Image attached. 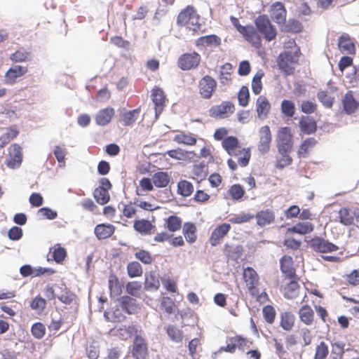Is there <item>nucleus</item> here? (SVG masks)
<instances>
[{
  "label": "nucleus",
  "instance_id": "obj_23",
  "mask_svg": "<svg viewBox=\"0 0 359 359\" xmlns=\"http://www.w3.org/2000/svg\"><path fill=\"white\" fill-rule=\"evenodd\" d=\"M359 102L353 97L352 91L348 90L343 99V109L346 114H351L358 108Z\"/></svg>",
  "mask_w": 359,
  "mask_h": 359
},
{
  "label": "nucleus",
  "instance_id": "obj_2",
  "mask_svg": "<svg viewBox=\"0 0 359 359\" xmlns=\"http://www.w3.org/2000/svg\"><path fill=\"white\" fill-rule=\"evenodd\" d=\"M277 147L281 157H290L292 148V136L290 128L287 126L282 127L277 135Z\"/></svg>",
  "mask_w": 359,
  "mask_h": 359
},
{
  "label": "nucleus",
  "instance_id": "obj_37",
  "mask_svg": "<svg viewBox=\"0 0 359 359\" xmlns=\"http://www.w3.org/2000/svg\"><path fill=\"white\" fill-rule=\"evenodd\" d=\"M299 289L297 282L291 280L284 287V297L288 299H295L299 295Z\"/></svg>",
  "mask_w": 359,
  "mask_h": 359
},
{
  "label": "nucleus",
  "instance_id": "obj_49",
  "mask_svg": "<svg viewBox=\"0 0 359 359\" xmlns=\"http://www.w3.org/2000/svg\"><path fill=\"white\" fill-rule=\"evenodd\" d=\"M135 257L142 263L147 265L151 264L154 261V258L151 254L149 251L145 250H140L139 251H137L135 253Z\"/></svg>",
  "mask_w": 359,
  "mask_h": 359
},
{
  "label": "nucleus",
  "instance_id": "obj_18",
  "mask_svg": "<svg viewBox=\"0 0 359 359\" xmlns=\"http://www.w3.org/2000/svg\"><path fill=\"white\" fill-rule=\"evenodd\" d=\"M254 217L257 220V224L261 227L272 224L275 220L274 212L271 209L258 211Z\"/></svg>",
  "mask_w": 359,
  "mask_h": 359
},
{
  "label": "nucleus",
  "instance_id": "obj_62",
  "mask_svg": "<svg viewBox=\"0 0 359 359\" xmlns=\"http://www.w3.org/2000/svg\"><path fill=\"white\" fill-rule=\"evenodd\" d=\"M161 308L168 314L174 312L175 304L170 297H163L161 302Z\"/></svg>",
  "mask_w": 359,
  "mask_h": 359
},
{
  "label": "nucleus",
  "instance_id": "obj_8",
  "mask_svg": "<svg viewBox=\"0 0 359 359\" xmlns=\"http://www.w3.org/2000/svg\"><path fill=\"white\" fill-rule=\"evenodd\" d=\"M132 356L135 359H147L149 355L148 345L144 338L136 335L132 346Z\"/></svg>",
  "mask_w": 359,
  "mask_h": 359
},
{
  "label": "nucleus",
  "instance_id": "obj_21",
  "mask_svg": "<svg viewBox=\"0 0 359 359\" xmlns=\"http://www.w3.org/2000/svg\"><path fill=\"white\" fill-rule=\"evenodd\" d=\"M115 114L112 107H108L100 109L95 116V123L100 126H104L110 123Z\"/></svg>",
  "mask_w": 359,
  "mask_h": 359
},
{
  "label": "nucleus",
  "instance_id": "obj_42",
  "mask_svg": "<svg viewBox=\"0 0 359 359\" xmlns=\"http://www.w3.org/2000/svg\"><path fill=\"white\" fill-rule=\"evenodd\" d=\"M127 272L130 278L140 277L143 270L141 264L137 262H130L127 265Z\"/></svg>",
  "mask_w": 359,
  "mask_h": 359
},
{
  "label": "nucleus",
  "instance_id": "obj_7",
  "mask_svg": "<svg viewBox=\"0 0 359 359\" xmlns=\"http://www.w3.org/2000/svg\"><path fill=\"white\" fill-rule=\"evenodd\" d=\"M201 61V55L194 51L186 53L180 56L177 60V66L182 70H190L196 68Z\"/></svg>",
  "mask_w": 359,
  "mask_h": 359
},
{
  "label": "nucleus",
  "instance_id": "obj_27",
  "mask_svg": "<svg viewBox=\"0 0 359 359\" xmlns=\"http://www.w3.org/2000/svg\"><path fill=\"white\" fill-rule=\"evenodd\" d=\"M301 130L306 135L313 134L317 130V124L313 117L302 116L299 122Z\"/></svg>",
  "mask_w": 359,
  "mask_h": 359
},
{
  "label": "nucleus",
  "instance_id": "obj_46",
  "mask_svg": "<svg viewBox=\"0 0 359 359\" xmlns=\"http://www.w3.org/2000/svg\"><path fill=\"white\" fill-rule=\"evenodd\" d=\"M194 191L193 184L187 181L181 180L177 184V192L179 194L184 196H189Z\"/></svg>",
  "mask_w": 359,
  "mask_h": 359
},
{
  "label": "nucleus",
  "instance_id": "obj_41",
  "mask_svg": "<svg viewBox=\"0 0 359 359\" xmlns=\"http://www.w3.org/2000/svg\"><path fill=\"white\" fill-rule=\"evenodd\" d=\"M264 76L263 70L257 72L252 80V90L255 95H259L262 90V79Z\"/></svg>",
  "mask_w": 359,
  "mask_h": 359
},
{
  "label": "nucleus",
  "instance_id": "obj_39",
  "mask_svg": "<svg viewBox=\"0 0 359 359\" xmlns=\"http://www.w3.org/2000/svg\"><path fill=\"white\" fill-rule=\"evenodd\" d=\"M154 226L148 220L138 219L134 222V229L142 234H148L151 233Z\"/></svg>",
  "mask_w": 359,
  "mask_h": 359
},
{
  "label": "nucleus",
  "instance_id": "obj_31",
  "mask_svg": "<svg viewBox=\"0 0 359 359\" xmlns=\"http://www.w3.org/2000/svg\"><path fill=\"white\" fill-rule=\"evenodd\" d=\"M221 44V39L216 34L205 35L199 37L196 41L197 46H219Z\"/></svg>",
  "mask_w": 359,
  "mask_h": 359
},
{
  "label": "nucleus",
  "instance_id": "obj_61",
  "mask_svg": "<svg viewBox=\"0 0 359 359\" xmlns=\"http://www.w3.org/2000/svg\"><path fill=\"white\" fill-rule=\"evenodd\" d=\"M46 299L40 296H36L30 303L31 309L38 311H42L46 308Z\"/></svg>",
  "mask_w": 359,
  "mask_h": 359
},
{
  "label": "nucleus",
  "instance_id": "obj_44",
  "mask_svg": "<svg viewBox=\"0 0 359 359\" xmlns=\"http://www.w3.org/2000/svg\"><path fill=\"white\" fill-rule=\"evenodd\" d=\"M228 193L231 199L239 201L243 197L245 191L243 186L239 184H236L229 187Z\"/></svg>",
  "mask_w": 359,
  "mask_h": 359
},
{
  "label": "nucleus",
  "instance_id": "obj_25",
  "mask_svg": "<svg viewBox=\"0 0 359 359\" xmlns=\"http://www.w3.org/2000/svg\"><path fill=\"white\" fill-rule=\"evenodd\" d=\"M280 26L281 32L285 33L296 34L302 32L303 25L297 19L290 18L288 20H285V22L283 23Z\"/></svg>",
  "mask_w": 359,
  "mask_h": 359
},
{
  "label": "nucleus",
  "instance_id": "obj_57",
  "mask_svg": "<svg viewBox=\"0 0 359 359\" xmlns=\"http://www.w3.org/2000/svg\"><path fill=\"white\" fill-rule=\"evenodd\" d=\"M316 143L317 140L313 137H309L306 139L299 147L297 151L299 157H301V155L306 154L309 148L314 147Z\"/></svg>",
  "mask_w": 359,
  "mask_h": 359
},
{
  "label": "nucleus",
  "instance_id": "obj_36",
  "mask_svg": "<svg viewBox=\"0 0 359 359\" xmlns=\"http://www.w3.org/2000/svg\"><path fill=\"white\" fill-rule=\"evenodd\" d=\"M182 221L176 215H170L165 219V227L169 231L173 233L179 231L182 227Z\"/></svg>",
  "mask_w": 359,
  "mask_h": 359
},
{
  "label": "nucleus",
  "instance_id": "obj_30",
  "mask_svg": "<svg viewBox=\"0 0 359 359\" xmlns=\"http://www.w3.org/2000/svg\"><path fill=\"white\" fill-rule=\"evenodd\" d=\"M160 287L158 277L155 271H150L145 274L144 288L149 291H156Z\"/></svg>",
  "mask_w": 359,
  "mask_h": 359
},
{
  "label": "nucleus",
  "instance_id": "obj_22",
  "mask_svg": "<svg viewBox=\"0 0 359 359\" xmlns=\"http://www.w3.org/2000/svg\"><path fill=\"white\" fill-rule=\"evenodd\" d=\"M115 231V226L111 224H99L95 227V234L99 240L111 237Z\"/></svg>",
  "mask_w": 359,
  "mask_h": 359
},
{
  "label": "nucleus",
  "instance_id": "obj_9",
  "mask_svg": "<svg viewBox=\"0 0 359 359\" xmlns=\"http://www.w3.org/2000/svg\"><path fill=\"white\" fill-rule=\"evenodd\" d=\"M252 343L241 335H236L230 337L227 345L225 347H222L220 350L233 353L238 348L239 350L244 351L245 348H249Z\"/></svg>",
  "mask_w": 359,
  "mask_h": 359
},
{
  "label": "nucleus",
  "instance_id": "obj_54",
  "mask_svg": "<svg viewBox=\"0 0 359 359\" xmlns=\"http://www.w3.org/2000/svg\"><path fill=\"white\" fill-rule=\"evenodd\" d=\"M277 65L278 69L283 73L285 76H290L294 73V67L288 65V62H285L280 58H277Z\"/></svg>",
  "mask_w": 359,
  "mask_h": 359
},
{
  "label": "nucleus",
  "instance_id": "obj_43",
  "mask_svg": "<svg viewBox=\"0 0 359 359\" xmlns=\"http://www.w3.org/2000/svg\"><path fill=\"white\" fill-rule=\"evenodd\" d=\"M93 196L97 203L104 205L109 201V191L97 187L93 192Z\"/></svg>",
  "mask_w": 359,
  "mask_h": 359
},
{
  "label": "nucleus",
  "instance_id": "obj_26",
  "mask_svg": "<svg viewBox=\"0 0 359 359\" xmlns=\"http://www.w3.org/2000/svg\"><path fill=\"white\" fill-rule=\"evenodd\" d=\"M280 270L287 278L295 276V269L293 266V259L289 255H284L280 260Z\"/></svg>",
  "mask_w": 359,
  "mask_h": 359
},
{
  "label": "nucleus",
  "instance_id": "obj_20",
  "mask_svg": "<svg viewBox=\"0 0 359 359\" xmlns=\"http://www.w3.org/2000/svg\"><path fill=\"white\" fill-rule=\"evenodd\" d=\"M300 321L306 325H311L315 321V313L309 304L302 306L298 311Z\"/></svg>",
  "mask_w": 359,
  "mask_h": 359
},
{
  "label": "nucleus",
  "instance_id": "obj_6",
  "mask_svg": "<svg viewBox=\"0 0 359 359\" xmlns=\"http://www.w3.org/2000/svg\"><path fill=\"white\" fill-rule=\"evenodd\" d=\"M235 106L230 101H223L219 105L212 106L209 110L210 116L215 118H225L234 112Z\"/></svg>",
  "mask_w": 359,
  "mask_h": 359
},
{
  "label": "nucleus",
  "instance_id": "obj_12",
  "mask_svg": "<svg viewBox=\"0 0 359 359\" xmlns=\"http://www.w3.org/2000/svg\"><path fill=\"white\" fill-rule=\"evenodd\" d=\"M240 29H238V32L253 47L259 48L261 46V38L257 34L256 29L252 25L240 27Z\"/></svg>",
  "mask_w": 359,
  "mask_h": 359
},
{
  "label": "nucleus",
  "instance_id": "obj_16",
  "mask_svg": "<svg viewBox=\"0 0 359 359\" xmlns=\"http://www.w3.org/2000/svg\"><path fill=\"white\" fill-rule=\"evenodd\" d=\"M140 111V107L133 110H126L123 108L119 113V121L123 126H132L137 120Z\"/></svg>",
  "mask_w": 359,
  "mask_h": 359
},
{
  "label": "nucleus",
  "instance_id": "obj_3",
  "mask_svg": "<svg viewBox=\"0 0 359 359\" xmlns=\"http://www.w3.org/2000/svg\"><path fill=\"white\" fill-rule=\"evenodd\" d=\"M222 147L229 156L236 157H250L249 148H242L236 136H227L222 141Z\"/></svg>",
  "mask_w": 359,
  "mask_h": 359
},
{
  "label": "nucleus",
  "instance_id": "obj_33",
  "mask_svg": "<svg viewBox=\"0 0 359 359\" xmlns=\"http://www.w3.org/2000/svg\"><path fill=\"white\" fill-rule=\"evenodd\" d=\"M137 332L138 330L137 327L135 325H131L128 327L123 326V327L117 329L116 335L123 340H126L133 336L135 337L136 335H138Z\"/></svg>",
  "mask_w": 359,
  "mask_h": 359
},
{
  "label": "nucleus",
  "instance_id": "obj_58",
  "mask_svg": "<svg viewBox=\"0 0 359 359\" xmlns=\"http://www.w3.org/2000/svg\"><path fill=\"white\" fill-rule=\"evenodd\" d=\"M32 334L38 339H42L46 334V327L41 323H34L31 328Z\"/></svg>",
  "mask_w": 359,
  "mask_h": 359
},
{
  "label": "nucleus",
  "instance_id": "obj_34",
  "mask_svg": "<svg viewBox=\"0 0 359 359\" xmlns=\"http://www.w3.org/2000/svg\"><path fill=\"white\" fill-rule=\"evenodd\" d=\"M194 12V8L192 6H187L178 14L177 18V24L179 26H184L187 25Z\"/></svg>",
  "mask_w": 359,
  "mask_h": 359
},
{
  "label": "nucleus",
  "instance_id": "obj_52",
  "mask_svg": "<svg viewBox=\"0 0 359 359\" xmlns=\"http://www.w3.org/2000/svg\"><path fill=\"white\" fill-rule=\"evenodd\" d=\"M283 241V245L290 250H297L300 248L302 242L299 240H297L294 238L290 236V235H286Z\"/></svg>",
  "mask_w": 359,
  "mask_h": 359
},
{
  "label": "nucleus",
  "instance_id": "obj_51",
  "mask_svg": "<svg viewBox=\"0 0 359 359\" xmlns=\"http://www.w3.org/2000/svg\"><path fill=\"white\" fill-rule=\"evenodd\" d=\"M250 93L246 86H243L238 93V100L239 105L246 107L249 103Z\"/></svg>",
  "mask_w": 359,
  "mask_h": 359
},
{
  "label": "nucleus",
  "instance_id": "obj_56",
  "mask_svg": "<svg viewBox=\"0 0 359 359\" xmlns=\"http://www.w3.org/2000/svg\"><path fill=\"white\" fill-rule=\"evenodd\" d=\"M317 97L324 107L327 108H331L332 107L334 97L328 95L326 91L320 90L318 92Z\"/></svg>",
  "mask_w": 359,
  "mask_h": 359
},
{
  "label": "nucleus",
  "instance_id": "obj_32",
  "mask_svg": "<svg viewBox=\"0 0 359 359\" xmlns=\"http://www.w3.org/2000/svg\"><path fill=\"white\" fill-rule=\"evenodd\" d=\"M280 326L285 331H290L294 325L295 317L290 312H283L280 314Z\"/></svg>",
  "mask_w": 359,
  "mask_h": 359
},
{
  "label": "nucleus",
  "instance_id": "obj_59",
  "mask_svg": "<svg viewBox=\"0 0 359 359\" xmlns=\"http://www.w3.org/2000/svg\"><path fill=\"white\" fill-rule=\"evenodd\" d=\"M109 289L111 293L120 294L121 285L118 278L114 274H111L109 277Z\"/></svg>",
  "mask_w": 359,
  "mask_h": 359
},
{
  "label": "nucleus",
  "instance_id": "obj_35",
  "mask_svg": "<svg viewBox=\"0 0 359 359\" xmlns=\"http://www.w3.org/2000/svg\"><path fill=\"white\" fill-rule=\"evenodd\" d=\"M170 180L169 175L165 172H157L152 177V182L157 188H164Z\"/></svg>",
  "mask_w": 359,
  "mask_h": 359
},
{
  "label": "nucleus",
  "instance_id": "obj_15",
  "mask_svg": "<svg viewBox=\"0 0 359 359\" xmlns=\"http://www.w3.org/2000/svg\"><path fill=\"white\" fill-rule=\"evenodd\" d=\"M270 14L271 19L278 25H280L285 22L287 10L283 3L276 1L270 6Z\"/></svg>",
  "mask_w": 359,
  "mask_h": 359
},
{
  "label": "nucleus",
  "instance_id": "obj_50",
  "mask_svg": "<svg viewBox=\"0 0 359 359\" xmlns=\"http://www.w3.org/2000/svg\"><path fill=\"white\" fill-rule=\"evenodd\" d=\"M126 292L134 297H139L142 290V284L138 281L128 282L126 285Z\"/></svg>",
  "mask_w": 359,
  "mask_h": 359
},
{
  "label": "nucleus",
  "instance_id": "obj_48",
  "mask_svg": "<svg viewBox=\"0 0 359 359\" xmlns=\"http://www.w3.org/2000/svg\"><path fill=\"white\" fill-rule=\"evenodd\" d=\"M262 314L265 321L267 323L272 324L274 323L276 316V312L272 306H264L262 308Z\"/></svg>",
  "mask_w": 359,
  "mask_h": 359
},
{
  "label": "nucleus",
  "instance_id": "obj_1",
  "mask_svg": "<svg viewBox=\"0 0 359 359\" xmlns=\"http://www.w3.org/2000/svg\"><path fill=\"white\" fill-rule=\"evenodd\" d=\"M243 279L250 295L257 297L258 301L268 297L265 292L259 294V276L253 268L248 266L244 269Z\"/></svg>",
  "mask_w": 359,
  "mask_h": 359
},
{
  "label": "nucleus",
  "instance_id": "obj_17",
  "mask_svg": "<svg viewBox=\"0 0 359 359\" xmlns=\"http://www.w3.org/2000/svg\"><path fill=\"white\" fill-rule=\"evenodd\" d=\"M314 230V225L310 222H302L295 224L286 229L285 234L291 235L297 233L299 235H306L311 233Z\"/></svg>",
  "mask_w": 359,
  "mask_h": 359
},
{
  "label": "nucleus",
  "instance_id": "obj_63",
  "mask_svg": "<svg viewBox=\"0 0 359 359\" xmlns=\"http://www.w3.org/2000/svg\"><path fill=\"white\" fill-rule=\"evenodd\" d=\"M174 140L178 143H182L187 145H193L196 142V137L185 134L176 135Z\"/></svg>",
  "mask_w": 359,
  "mask_h": 359
},
{
  "label": "nucleus",
  "instance_id": "obj_24",
  "mask_svg": "<svg viewBox=\"0 0 359 359\" xmlns=\"http://www.w3.org/2000/svg\"><path fill=\"white\" fill-rule=\"evenodd\" d=\"M256 108L258 118L263 119L269 113L271 104L265 96L261 95L256 101Z\"/></svg>",
  "mask_w": 359,
  "mask_h": 359
},
{
  "label": "nucleus",
  "instance_id": "obj_19",
  "mask_svg": "<svg viewBox=\"0 0 359 359\" xmlns=\"http://www.w3.org/2000/svg\"><path fill=\"white\" fill-rule=\"evenodd\" d=\"M27 72V68L21 65H15L11 67L5 74V82L7 84H13L16 79L25 75Z\"/></svg>",
  "mask_w": 359,
  "mask_h": 359
},
{
  "label": "nucleus",
  "instance_id": "obj_64",
  "mask_svg": "<svg viewBox=\"0 0 359 359\" xmlns=\"http://www.w3.org/2000/svg\"><path fill=\"white\" fill-rule=\"evenodd\" d=\"M253 218L254 215L250 213H245L230 218L229 222L232 224H243L250 222Z\"/></svg>",
  "mask_w": 359,
  "mask_h": 359
},
{
  "label": "nucleus",
  "instance_id": "obj_11",
  "mask_svg": "<svg viewBox=\"0 0 359 359\" xmlns=\"http://www.w3.org/2000/svg\"><path fill=\"white\" fill-rule=\"evenodd\" d=\"M231 225L228 223H222L217 226L212 231L209 238V242L212 246L219 245L224 238L231 230Z\"/></svg>",
  "mask_w": 359,
  "mask_h": 359
},
{
  "label": "nucleus",
  "instance_id": "obj_47",
  "mask_svg": "<svg viewBox=\"0 0 359 359\" xmlns=\"http://www.w3.org/2000/svg\"><path fill=\"white\" fill-rule=\"evenodd\" d=\"M281 112L287 117H292L294 114L295 106L292 101L283 100L281 102Z\"/></svg>",
  "mask_w": 359,
  "mask_h": 359
},
{
  "label": "nucleus",
  "instance_id": "obj_29",
  "mask_svg": "<svg viewBox=\"0 0 359 359\" xmlns=\"http://www.w3.org/2000/svg\"><path fill=\"white\" fill-rule=\"evenodd\" d=\"M120 304L122 310L128 314L135 313L137 309L136 300L129 296H123L120 298Z\"/></svg>",
  "mask_w": 359,
  "mask_h": 359
},
{
  "label": "nucleus",
  "instance_id": "obj_53",
  "mask_svg": "<svg viewBox=\"0 0 359 359\" xmlns=\"http://www.w3.org/2000/svg\"><path fill=\"white\" fill-rule=\"evenodd\" d=\"M192 177L196 180H202L206 176L205 165L201 163L194 165L192 168Z\"/></svg>",
  "mask_w": 359,
  "mask_h": 359
},
{
  "label": "nucleus",
  "instance_id": "obj_13",
  "mask_svg": "<svg viewBox=\"0 0 359 359\" xmlns=\"http://www.w3.org/2000/svg\"><path fill=\"white\" fill-rule=\"evenodd\" d=\"M338 218L340 223L345 226L354 224L355 221L359 222V210H351L346 207H342L338 212Z\"/></svg>",
  "mask_w": 359,
  "mask_h": 359
},
{
  "label": "nucleus",
  "instance_id": "obj_10",
  "mask_svg": "<svg viewBox=\"0 0 359 359\" xmlns=\"http://www.w3.org/2000/svg\"><path fill=\"white\" fill-rule=\"evenodd\" d=\"M216 87V81L209 75L204 76L198 83L199 93L204 99H210Z\"/></svg>",
  "mask_w": 359,
  "mask_h": 359
},
{
  "label": "nucleus",
  "instance_id": "obj_28",
  "mask_svg": "<svg viewBox=\"0 0 359 359\" xmlns=\"http://www.w3.org/2000/svg\"><path fill=\"white\" fill-rule=\"evenodd\" d=\"M182 233L189 243H194L197 240V228L194 223L185 222L182 227Z\"/></svg>",
  "mask_w": 359,
  "mask_h": 359
},
{
  "label": "nucleus",
  "instance_id": "obj_40",
  "mask_svg": "<svg viewBox=\"0 0 359 359\" xmlns=\"http://www.w3.org/2000/svg\"><path fill=\"white\" fill-rule=\"evenodd\" d=\"M166 332L169 338L176 342L180 343L183 340V332L178 329L176 326L170 325L166 328Z\"/></svg>",
  "mask_w": 359,
  "mask_h": 359
},
{
  "label": "nucleus",
  "instance_id": "obj_38",
  "mask_svg": "<svg viewBox=\"0 0 359 359\" xmlns=\"http://www.w3.org/2000/svg\"><path fill=\"white\" fill-rule=\"evenodd\" d=\"M338 46L343 51L348 54H355V47L353 42L350 41L348 34L341 35L339 38Z\"/></svg>",
  "mask_w": 359,
  "mask_h": 359
},
{
  "label": "nucleus",
  "instance_id": "obj_4",
  "mask_svg": "<svg viewBox=\"0 0 359 359\" xmlns=\"http://www.w3.org/2000/svg\"><path fill=\"white\" fill-rule=\"evenodd\" d=\"M256 30L262 34L264 38L271 41L276 39L277 31L276 27L271 24L267 15H259L255 20Z\"/></svg>",
  "mask_w": 359,
  "mask_h": 359
},
{
  "label": "nucleus",
  "instance_id": "obj_14",
  "mask_svg": "<svg viewBox=\"0 0 359 359\" xmlns=\"http://www.w3.org/2000/svg\"><path fill=\"white\" fill-rule=\"evenodd\" d=\"M259 133V142L257 149L261 155H264L269 151L271 141V134L269 126L266 125L261 127Z\"/></svg>",
  "mask_w": 359,
  "mask_h": 359
},
{
  "label": "nucleus",
  "instance_id": "obj_45",
  "mask_svg": "<svg viewBox=\"0 0 359 359\" xmlns=\"http://www.w3.org/2000/svg\"><path fill=\"white\" fill-rule=\"evenodd\" d=\"M151 97L155 106H164L165 96L161 88H154L151 91Z\"/></svg>",
  "mask_w": 359,
  "mask_h": 359
},
{
  "label": "nucleus",
  "instance_id": "obj_55",
  "mask_svg": "<svg viewBox=\"0 0 359 359\" xmlns=\"http://www.w3.org/2000/svg\"><path fill=\"white\" fill-rule=\"evenodd\" d=\"M329 353L327 345L324 341H321L316 348L314 359H325Z\"/></svg>",
  "mask_w": 359,
  "mask_h": 359
},
{
  "label": "nucleus",
  "instance_id": "obj_60",
  "mask_svg": "<svg viewBox=\"0 0 359 359\" xmlns=\"http://www.w3.org/2000/svg\"><path fill=\"white\" fill-rule=\"evenodd\" d=\"M67 256V251L60 245H57L53 251V257L57 263H61Z\"/></svg>",
  "mask_w": 359,
  "mask_h": 359
},
{
  "label": "nucleus",
  "instance_id": "obj_5",
  "mask_svg": "<svg viewBox=\"0 0 359 359\" xmlns=\"http://www.w3.org/2000/svg\"><path fill=\"white\" fill-rule=\"evenodd\" d=\"M307 243L310 248L317 253H331L339 249V246L320 236H314Z\"/></svg>",
  "mask_w": 359,
  "mask_h": 359
}]
</instances>
